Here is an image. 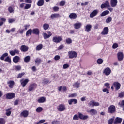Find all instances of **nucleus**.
<instances>
[{
	"mask_svg": "<svg viewBox=\"0 0 124 124\" xmlns=\"http://www.w3.org/2000/svg\"><path fill=\"white\" fill-rule=\"evenodd\" d=\"M94 100H93L90 101V102L88 103V106H89V107H94Z\"/></svg>",
	"mask_w": 124,
	"mask_h": 124,
	"instance_id": "35",
	"label": "nucleus"
},
{
	"mask_svg": "<svg viewBox=\"0 0 124 124\" xmlns=\"http://www.w3.org/2000/svg\"><path fill=\"white\" fill-rule=\"evenodd\" d=\"M32 33V30L31 29H29L26 33V36H29V35H31Z\"/></svg>",
	"mask_w": 124,
	"mask_h": 124,
	"instance_id": "34",
	"label": "nucleus"
},
{
	"mask_svg": "<svg viewBox=\"0 0 124 124\" xmlns=\"http://www.w3.org/2000/svg\"><path fill=\"white\" fill-rule=\"evenodd\" d=\"M49 82H50V80H49V79H47L45 78V79H43L42 84H43L44 85H46V84H48V83H49Z\"/></svg>",
	"mask_w": 124,
	"mask_h": 124,
	"instance_id": "43",
	"label": "nucleus"
},
{
	"mask_svg": "<svg viewBox=\"0 0 124 124\" xmlns=\"http://www.w3.org/2000/svg\"><path fill=\"white\" fill-rule=\"evenodd\" d=\"M24 75H25V73H24V72L20 73V74H18L17 75V78H22V77H23V76H24Z\"/></svg>",
	"mask_w": 124,
	"mask_h": 124,
	"instance_id": "50",
	"label": "nucleus"
},
{
	"mask_svg": "<svg viewBox=\"0 0 124 124\" xmlns=\"http://www.w3.org/2000/svg\"><path fill=\"white\" fill-rule=\"evenodd\" d=\"M83 24L81 22H78L74 24V27L76 30L80 29Z\"/></svg>",
	"mask_w": 124,
	"mask_h": 124,
	"instance_id": "22",
	"label": "nucleus"
},
{
	"mask_svg": "<svg viewBox=\"0 0 124 124\" xmlns=\"http://www.w3.org/2000/svg\"><path fill=\"white\" fill-rule=\"evenodd\" d=\"M30 60H31V57L29 56H27L24 58L25 62H29Z\"/></svg>",
	"mask_w": 124,
	"mask_h": 124,
	"instance_id": "41",
	"label": "nucleus"
},
{
	"mask_svg": "<svg viewBox=\"0 0 124 124\" xmlns=\"http://www.w3.org/2000/svg\"><path fill=\"white\" fill-rule=\"evenodd\" d=\"M118 4V0H110V5L111 7H116Z\"/></svg>",
	"mask_w": 124,
	"mask_h": 124,
	"instance_id": "19",
	"label": "nucleus"
},
{
	"mask_svg": "<svg viewBox=\"0 0 124 124\" xmlns=\"http://www.w3.org/2000/svg\"><path fill=\"white\" fill-rule=\"evenodd\" d=\"M60 17H61V16L59 14H53L50 16V17L52 19H55L56 18H60Z\"/></svg>",
	"mask_w": 124,
	"mask_h": 124,
	"instance_id": "29",
	"label": "nucleus"
},
{
	"mask_svg": "<svg viewBox=\"0 0 124 124\" xmlns=\"http://www.w3.org/2000/svg\"><path fill=\"white\" fill-rule=\"evenodd\" d=\"M37 87V85L35 83L30 84L29 87L28 91H29V92H31L32 91H34V90H35Z\"/></svg>",
	"mask_w": 124,
	"mask_h": 124,
	"instance_id": "11",
	"label": "nucleus"
},
{
	"mask_svg": "<svg viewBox=\"0 0 124 124\" xmlns=\"http://www.w3.org/2000/svg\"><path fill=\"white\" fill-rule=\"evenodd\" d=\"M57 110L59 112H63L66 110V107L64 104H60L57 107Z\"/></svg>",
	"mask_w": 124,
	"mask_h": 124,
	"instance_id": "2",
	"label": "nucleus"
},
{
	"mask_svg": "<svg viewBox=\"0 0 124 124\" xmlns=\"http://www.w3.org/2000/svg\"><path fill=\"white\" fill-rule=\"evenodd\" d=\"M68 56L69 59H74L78 56V54L74 51H70L68 52Z\"/></svg>",
	"mask_w": 124,
	"mask_h": 124,
	"instance_id": "1",
	"label": "nucleus"
},
{
	"mask_svg": "<svg viewBox=\"0 0 124 124\" xmlns=\"http://www.w3.org/2000/svg\"><path fill=\"white\" fill-rule=\"evenodd\" d=\"M8 11H9L10 13H13V12H14V9L12 6H9Z\"/></svg>",
	"mask_w": 124,
	"mask_h": 124,
	"instance_id": "40",
	"label": "nucleus"
},
{
	"mask_svg": "<svg viewBox=\"0 0 124 124\" xmlns=\"http://www.w3.org/2000/svg\"><path fill=\"white\" fill-rule=\"evenodd\" d=\"M66 42L67 44H70V43H72V40L71 39L68 38L66 39Z\"/></svg>",
	"mask_w": 124,
	"mask_h": 124,
	"instance_id": "49",
	"label": "nucleus"
},
{
	"mask_svg": "<svg viewBox=\"0 0 124 124\" xmlns=\"http://www.w3.org/2000/svg\"><path fill=\"white\" fill-rule=\"evenodd\" d=\"M9 53L11 56H15V55H18L19 54V50L18 49H15L13 50H10Z\"/></svg>",
	"mask_w": 124,
	"mask_h": 124,
	"instance_id": "14",
	"label": "nucleus"
},
{
	"mask_svg": "<svg viewBox=\"0 0 124 124\" xmlns=\"http://www.w3.org/2000/svg\"><path fill=\"white\" fill-rule=\"evenodd\" d=\"M5 62H7L9 63H11V59L9 58V56L7 57L4 60Z\"/></svg>",
	"mask_w": 124,
	"mask_h": 124,
	"instance_id": "44",
	"label": "nucleus"
},
{
	"mask_svg": "<svg viewBox=\"0 0 124 124\" xmlns=\"http://www.w3.org/2000/svg\"><path fill=\"white\" fill-rule=\"evenodd\" d=\"M15 21H16V19H9V23H13L14 22H15Z\"/></svg>",
	"mask_w": 124,
	"mask_h": 124,
	"instance_id": "62",
	"label": "nucleus"
},
{
	"mask_svg": "<svg viewBox=\"0 0 124 124\" xmlns=\"http://www.w3.org/2000/svg\"><path fill=\"white\" fill-rule=\"evenodd\" d=\"M26 3H32V0H25Z\"/></svg>",
	"mask_w": 124,
	"mask_h": 124,
	"instance_id": "61",
	"label": "nucleus"
},
{
	"mask_svg": "<svg viewBox=\"0 0 124 124\" xmlns=\"http://www.w3.org/2000/svg\"><path fill=\"white\" fill-rule=\"evenodd\" d=\"M7 84L9 87V88H12L14 86V85H15V82H14V81L11 80L7 82Z\"/></svg>",
	"mask_w": 124,
	"mask_h": 124,
	"instance_id": "26",
	"label": "nucleus"
},
{
	"mask_svg": "<svg viewBox=\"0 0 124 124\" xmlns=\"http://www.w3.org/2000/svg\"><path fill=\"white\" fill-rule=\"evenodd\" d=\"M38 6H42L43 4H44V0H40L37 2Z\"/></svg>",
	"mask_w": 124,
	"mask_h": 124,
	"instance_id": "36",
	"label": "nucleus"
},
{
	"mask_svg": "<svg viewBox=\"0 0 124 124\" xmlns=\"http://www.w3.org/2000/svg\"><path fill=\"white\" fill-rule=\"evenodd\" d=\"M78 117L80 120H87V119H89V116L84 115L81 113H78Z\"/></svg>",
	"mask_w": 124,
	"mask_h": 124,
	"instance_id": "16",
	"label": "nucleus"
},
{
	"mask_svg": "<svg viewBox=\"0 0 124 124\" xmlns=\"http://www.w3.org/2000/svg\"><path fill=\"white\" fill-rule=\"evenodd\" d=\"M32 33L33 34H36V35H38L39 34V29L38 28H34L32 30Z\"/></svg>",
	"mask_w": 124,
	"mask_h": 124,
	"instance_id": "27",
	"label": "nucleus"
},
{
	"mask_svg": "<svg viewBox=\"0 0 124 124\" xmlns=\"http://www.w3.org/2000/svg\"><path fill=\"white\" fill-rule=\"evenodd\" d=\"M35 62L37 64H39L40 62H41V60H40L39 58H37L35 60Z\"/></svg>",
	"mask_w": 124,
	"mask_h": 124,
	"instance_id": "54",
	"label": "nucleus"
},
{
	"mask_svg": "<svg viewBox=\"0 0 124 124\" xmlns=\"http://www.w3.org/2000/svg\"><path fill=\"white\" fill-rule=\"evenodd\" d=\"M87 113H90L92 116H93L94 115H96L97 114V111L94 108H92L90 110H87Z\"/></svg>",
	"mask_w": 124,
	"mask_h": 124,
	"instance_id": "13",
	"label": "nucleus"
},
{
	"mask_svg": "<svg viewBox=\"0 0 124 124\" xmlns=\"http://www.w3.org/2000/svg\"><path fill=\"white\" fill-rule=\"evenodd\" d=\"M97 62L98 64H102L103 62V60L102 59H98L97 61Z\"/></svg>",
	"mask_w": 124,
	"mask_h": 124,
	"instance_id": "48",
	"label": "nucleus"
},
{
	"mask_svg": "<svg viewBox=\"0 0 124 124\" xmlns=\"http://www.w3.org/2000/svg\"><path fill=\"white\" fill-rule=\"evenodd\" d=\"M15 68L16 70L19 71V70H21V67L20 65L15 66Z\"/></svg>",
	"mask_w": 124,
	"mask_h": 124,
	"instance_id": "53",
	"label": "nucleus"
},
{
	"mask_svg": "<svg viewBox=\"0 0 124 124\" xmlns=\"http://www.w3.org/2000/svg\"><path fill=\"white\" fill-rule=\"evenodd\" d=\"M11 108H9L6 109V116H10L11 115Z\"/></svg>",
	"mask_w": 124,
	"mask_h": 124,
	"instance_id": "32",
	"label": "nucleus"
},
{
	"mask_svg": "<svg viewBox=\"0 0 124 124\" xmlns=\"http://www.w3.org/2000/svg\"><path fill=\"white\" fill-rule=\"evenodd\" d=\"M123 119L121 118L117 117L114 121V124H121Z\"/></svg>",
	"mask_w": 124,
	"mask_h": 124,
	"instance_id": "31",
	"label": "nucleus"
},
{
	"mask_svg": "<svg viewBox=\"0 0 124 124\" xmlns=\"http://www.w3.org/2000/svg\"><path fill=\"white\" fill-rule=\"evenodd\" d=\"M80 85H81L80 82H76L73 85V86L74 88H77V89H78V88L80 87Z\"/></svg>",
	"mask_w": 124,
	"mask_h": 124,
	"instance_id": "37",
	"label": "nucleus"
},
{
	"mask_svg": "<svg viewBox=\"0 0 124 124\" xmlns=\"http://www.w3.org/2000/svg\"><path fill=\"white\" fill-rule=\"evenodd\" d=\"M113 86L117 91H118V90L121 88V84H120L119 82H114L113 83Z\"/></svg>",
	"mask_w": 124,
	"mask_h": 124,
	"instance_id": "25",
	"label": "nucleus"
},
{
	"mask_svg": "<svg viewBox=\"0 0 124 124\" xmlns=\"http://www.w3.org/2000/svg\"><path fill=\"white\" fill-rule=\"evenodd\" d=\"M113 122H114V118H111L108 121V124H113Z\"/></svg>",
	"mask_w": 124,
	"mask_h": 124,
	"instance_id": "55",
	"label": "nucleus"
},
{
	"mask_svg": "<svg viewBox=\"0 0 124 124\" xmlns=\"http://www.w3.org/2000/svg\"><path fill=\"white\" fill-rule=\"evenodd\" d=\"M46 100V98L44 97H41L38 99V102L39 103H43L44 102H45Z\"/></svg>",
	"mask_w": 124,
	"mask_h": 124,
	"instance_id": "28",
	"label": "nucleus"
},
{
	"mask_svg": "<svg viewBox=\"0 0 124 124\" xmlns=\"http://www.w3.org/2000/svg\"><path fill=\"white\" fill-rule=\"evenodd\" d=\"M69 18H70V19H72V20H75V19L77 18V15L76 13H72L70 14Z\"/></svg>",
	"mask_w": 124,
	"mask_h": 124,
	"instance_id": "20",
	"label": "nucleus"
},
{
	"mask_svg": "<svg viewBox=\"0 0 124 124\" xmlns=\"http://www.w3.org/2000/svg\"><path fill=\"white\" fill-rule=\"evenodd\" d=\"M108 113L110 114H114L116 112V107L115 106L112 105L108 107Z\"/></svg>",
	"mask_w": 124,
	"mask_h": 124,
	"instance_id": "3",
	"label": "nucleus"
},
{
	"mask_svg": "<svg viewBox=\"0 0 124 124\" xmlns=\"http://www.w3.org/2000/svg\"><path fill=\"white\" fill-rule=\"evenodd\" d=\"M0 124H5V120L2 118H0Z\"/></svg>",
	"mask_w": 124,
	"mask_h": 124,
	"instance_id": "51",
	"label": "nucleus"
},
{
	"mask_svg": "<svg viewBox=\"0 0 124 124\" xmlns=\"http://www.w3.org/2000/svg\"><path fill=\"white\" fill-rule=\"evenodd\" d=\"M109 13H110V12H109V11H104L100 14V17H104V16H106V15L109 14Z\"/></svg>",
	"mask_w": 124,
	"mask_h": 124,
	"instance_id": "30",
	"label": "nucleus"
},
{
	"mask_svg": "<svg viewBox=\"0 0 124 124\" xmlns=\"http://www.w3.org/2000/svg\"><path fill=\"white\" fill-rule=\"evenodd\" d=\"M112 21V17H108L106 20V23H107V24H109V23H110V22H111Z\"/></svg>",
	"mask_w": 124,
	"mask_h": 124,
	"instance_id": "47",
	"label": "nucleus"
},
{
	"mask_svg": "<svg viewBox=\"0 0 124 124\" xmlns=\"http://www.w3.org/2000/svg\"><path fill=\"white\" fill-rule=\"evenodd\" d=\"M20 61V57L18 56H16L13 58V62L14 63H18Z\"/></svg>",
	"mask_w": 124,
	"mask_h": 124,
	"instance_id": "23",
	"label": "nucleus"
},
{
	"mask_svg": "<svg viewBox=\"0 0 124 124\" xmlns=\"http://www.w3.org/2000/svg\"><path fill=\"white\" fill-rule=\"evenodd\" d=\"M31 7V4H26L25 6L24 7V9H29Z\"/></svg>",
	"mask_w": 124,
	"mask_h": 124,
	"instance_id": "45",
	"label": "nucleus"
},
{
	"mask_svg": "<svg viewBox=\"0 0 124 124\" xmlns=\"http://www.w3.org/2000/svg\"><path fill=\"white\" fill-rule=\"evenodd\" d=\"M108 32H109V28L106 27L103 29V31L101 32V34H102V35H106V34H108Z\"/></svg>",
	"mask_w": 124,
	"mask_h": 124,
	"instance_id": "15",
	"label": "nucleus"
},
{
	"mask_svg": "<svg viewBox=\"0 0 124 124\" xmlns=\"http://www.w3.org/2000/svg\"><path fill=\"white\" fill-rule=\"evenodd\" d=\"M49 25L47 23H45L43 25V29L45 31H47L49 29Z\"/></svg>",
	"mask_w": 124,
	"mask_h": 124,
	"instance_id": "39",
	"label": "nucleus"
},
{
	"mask_svg": "<svg viewBox=\"0 0 124 124\" xmlns=\"http://www.w3.org/2000/svg\"><path fill=\"white\" fill-rule=\"evenodd\" d=\"M20 115L24 117V118H27L29 116V111L28 110H24L21 113Z\"/></svg>",
	"mask_w": 124,
	"mask_h": 124,
	"instance_id": "24",
	"label": "nucleus"
},
{
	"mask_svg": "<svg viewBox=\"0 0 124 124\" xmlns=\"http://www.w3.org/2000/svg\"><path fill=\"white\" fill-rule=\"evenodd\" d=\"M68 67H69V65H68V64H65L63 66V68L64 69H66V68H68Z\"/></svg>",
	"mask_w": 124,
	"mask_h": 124,
	"instance_id": "60",
	"label": "nucleus"
},
{
	"mask_svg": "<svg viewBox=\"0 0 124 124\" xmlns=\"http://www.w3.org/2000/svg\"><path fill=\"white\" fill-rule=\"evenodd\" d=\"M20 50L22 52H27L29 50V47L26 45H22Z\"/></svg>",
	"mask_w": 124,
	"mask_h": 124,
	"instance_id": "21",
	"label": "nucleus"
},
{
	"mask_svg": "<svg viewBox=\"0 0 124 124\" xmlns=\"http://www.w3.org/2000/svg\"><path fill=\"white\" fill-rule=\"evenodd\" d=\"M73 120L74 121H78L79 120V116L77 114H75L73 118Z\"/></svg>",
	"mask_w": 124,
	"mask_h": 124,
	"instance_id": "46",
	"label": "nucleus"
},
{
	"mask_svg": "<svg viewBox=\"0 0 124 124\" xmlns=\"http://www.w3.org/2000/svg\"><path fill=\"white\" fill-rule=\"evenodd\" d=\"M103 72L105 75L108 76V75H110V74H111V69H110L109 67H107L103 70Z\"/></svg>",
	"mask_w": 124,
	"mask_h": 124,
	"instance_id": "8",
	"label": "nucleus"
},
{
	"mask_svg": "<svg viewBox=\"0 0 124 124\" xmlns=\"http://www.w3.org/2000/svg\"><path fill=\"white\" fill-rule=\"evenodd\" d=\"M99 11L98 10H95L93 11L90 14V18H94L97 14H98Z\"/></svg>",
	"mask_w": 124,
	"mask_h": 124,
	"instance_id": "7",
	"label": "nucleus"
},
{
	"mask_svg": "<svg viewBox=\"0 0 124 124\" xmlns=\"http://www.w3.org/2000/svg\"><path fill=\"white\" fill-rule=\"evenodd\" d=\"M119 105L120 107H123L124 106V100H122V102L119 103Z\"/></svg>",
	"mask_w": 124,
	"mask_h": 124,
	"instance_id": "57",
	"label": "nucleus"
},
{
	"mask_svg": "<svg viewBox=\"0 0 124 124\" xmlns=\"http://www.w3.org/2000/svg\"><path fill=\"white\" fill-rule=\"evenodd\" d=\"M117 58L118 61H123L124 60V53L123 52H118L117 53Z\"/></svg>",
	"mask_w": 124,
	"mask_h": 124,
	"instance_id": "18",
	"label": "nucleus"
},
{
	"mask_svg": "<svg viewBox=\"0 0 124 124\" xmlns=\"http://www.w3.org/2000/svg\"><path fill=\"white\" fill-rule=\"evenodd\" d=\"M42 48H43V45H42V44H40L38 45V46H37L36 47V51H40V50H41L42 49Z\"/></svg>",
	"mask_w": 124,
	"mask_h": 124,
	"instance_id": "33",
	"label": "nucleus"
},
{
	"mask_svg": "<svg viewBox=\"0 0 124 124\" xmlns=\"http://www.w3.org/2000/svg\"><path fill=\"white\" fill-rule=\"evenodd\" d=\"M61 57H60L59 55H56L54 57V60L55 61H59V60H60Z\"/></svg>",
	"mask_w": 124,
	"mask_h": 124,
	"instance_id": "59",
	"label": "nucleus"
},
{
	"mask_svg": "<svg viewBox=\"0 0 124 124\" xmlns=\"http://www.w3.org/2000/svg\"><path fill=\"white\" fill-rule=\"evenodd\" d=\"M47 33L48 34L46 33H43V35L44 39H47L48 38H49V37H51V36H52V32H51V31H48L47 32Z\"/></svg>",
	"mask_w": 124,
	"mask_h": 124,
	"instance_id": "9",
	"label": "nucleus"
},
{
	"mask_svg": "<svg viewBox=\"0 0 124 124\" xmlns=\"http://www.w3.org/2000/svg\"><path fill=\"white\" fill-rule=\"evenodd\" d=\"M68 102L69 105H72L73 103H74V104H77V103H78V100L76 99H71L68 101Z\"/></svg>",
	"mask_w": 124,
	"mask_h": 124,
	"instance_id": "17",
	"label": "nucleus"
},
{
	"mask_svg": "<svg viewBox=\"0 0 124 124\" xmlns=\"http://www.w3.org/2000/svg\"><path fill=\"white\" fill-rule=\"evenodd\" d=\"M42 111H43V108L41 107H39L36 109V112H37V113H41Z\"/></svg>",
	"mask_w": 124,
	"mask_h": 124,
	"instance_id": "38",
	"label": "nucleus"
},
{
	"mask_svg": "<svg viewBox=\"0 0 124 124\" xmlns=\"http://www.w3.org/2000/svg\"><path fill=\"white\" fill-rule=\"evenodd\" d=\"M29 82H30V80H29L28 78L25 79H22L20 80V83L23 88L27 86V84H28Z\"/></svg>",
	"mask_w": 124,
	"mask_h": 124,
	"instance_id": "5",
	"label": "nucleus"
},
{
	"mask_svg": "<svg viewBox=\"0 0 124 124\" xmlns=\"http://www.w3.org/2000/svg\"><path fill=\"white\" fill-rule=\"evenodd\" d=\"M92 25L87 24L84 27L85 31H86V32H90V31H91L92 30Z\"/></svg>",
	"mask_w": 124,
	"mask_h": 124,
	"instance_id": "12",
	"label": "nucleus"
},
{
	"mask_svg": "<svg viewBox=\"0 0 124 124\" xmlns=\"http://www.w3.org/2000/svg\"><path fill=\"white\" fill-rule=\"evenodd\" d=\"M64 48V46L63 45H61L58 47V50H62V49H63Z\"/></svg>",
	"mask_w": 124,
	"mask_h": 124,
	"instance_id": "58",
	"label": "nucleus"
},
{
	"mask_svg": "<svg viewBox=\"0 0 124 124\" xmlns=\"http://www.w3.org/2000/svg\"><path fill=\"white\" fill-rule=\"evenodd\" d=\"M62 40V39L61 36H55L52 38V41L55 43H60Z\"/></svg>",
	"mask_w": 124,
	"mask_h": 124,
	"instance_id": "4",
	"label": "nucleus"
},
{
	"mask_svg": "<svg viewBox=\"0 0 124 124\" xmlns=\"http://www.w3.org/2000/svg\"><path fill=\"white\" fill-rule=\"evenodd\" d=\"M15 93H8L6 94V98L7 99H12L16 97Z\"/></svg>",
	"mask_w": 124,
	"mask_h": 124,
	"instance_id": "6",
	"label": "nucleus"
},
{
	"mask_svg": "<svg viewBox=\"0 0 124 124\" xmlns=\"http://www.w3.org/2000/svg\"><path fill=\"white\" fill-rule=\"evenodd\" d=\"M99 105H100L99 103L94 101V106H99Z\"/></svg>",
	"mask_w": 124,
	"mask_h": 124,
	"instance_id": "63",
	"label": "nucleus"
},
{
	"mask_svg": "<svg viewBox=\"0 0 124 124\" xmlns=\"http://www.w3.org/2000/svg\"><path fill=\"white\" fill-rule=\"evenodd\" d=\"M7 56H8V53H4L2 56L0 57V59L2 61H3L4 60V58H5V57H7Z\"/></svg>",
	"mask_w": 124,
	"mask_h": 124,
	"instance_id": "42",
	"label": "nucleus"
},
{
	"mask_svg": "<svg viewBox=\"0 0 124 124\" xmlns=\"http://www.w3.org/2000/svg\"><path fill=\"white\" fill-rule=\"evenodd\" d=\"M118 47H119V45H118V44H117V43H114L112 45L113 49H117L118 48Z\"/></svg>",
	"mask_w": 124,
	"mask_h": 124,
	"instance_id": "52",
	"label": "nucleus"
},
{
	"mask_svg": "<svg viewBox=\"0 0 124 124\" xmlns=\"http://www.w3.org/2000/svg\"><path fill=\"white\" fill-rule=\"evenodd\" d=\"M108 7H110V3L108 1H106L104 3L101 5L102 9H103V8H108Z\"/></svg>",
	"mask_w": 124,
	"mask_h": 124,
	"instance_id": "10",
	"label": "nucleus"
},
{
	"mask_svg": "<svg viewBox=\"0 0 124 124\" xmlns=\"http://www.w3.org/2000/svg\"><path fill=\"white\" fill-rule=\"evenodd\" d=\"M119 97H123L124 96V92H121L119 93Z\"/></svg>",
	"mask_w": 124,
	"mask_h": 124,
	"instance_id": "64",
	"label": "nucleus"
},
{
	"mask_svg": "<svg viewBox=\"0 0 124 124\" xmlns=\"http://www.w3.org/2000/svg\"><path fill=\"white\" fill-rule=\"evenodd\" d=\"M77 96V93H75L74 94H71L69 95L68 97L72 98V97H76Z\"/></svg>",
	"mask_w": 124,
	"mask_h": 124,
	"instance_id": "56",
	"label": "nucleus"
}]
</instances>
